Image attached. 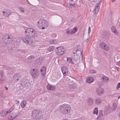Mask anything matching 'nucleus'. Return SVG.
Returning a JSON list of instances; mask_svg holds the SVG:
<instances>
[{"label":"nucleus","instance_id":"1","mask_svg":"<svg viewBox=\"0 0 120 120\" xmlns=\"http://www.w3.org/2000/svg\"><path fill=\"white\" fill-rule=\"evenodd\" d=\"M25 36L22 37V41L26 43L30 44L32 43L30 41V38L33 37H37L38 34L36 32L34 29L30 28L27 29L25 32Z\"/></svg>","mask_w":120,"mask_h":120},{"label":"nucleus","instance_id":"2","mask_svg":"<svg viewBox=\"0 0 120 120\" xmlns=\"http://www.w3.org/2000/svg\"><path fill=\"white\" fill-rule=\"evenodd\" d=\"M48 24L47 21L45 19H40L37 24L38 27L40 29H46L48 27Z\"/></svg>","mask_w":120,"mask_h":120},{"label":"nucleus","instance_id":"3","mask_svg":"<svg viewBox=\"0 0 120 120\" xmlns=\"http://www.w3.org/2000/svg\"><path fill=\"white\" fill-rule=\"evenodd\" d=\"M32 116L34 119L36 120L40 119L42 116L41 112L37 110H34L32 112Z\"/></svg>","mask_w":120,"mask_h":120},{"label":"nucleus","instance_id":"4","mask_svg":"<svg viewBox=\"0 0 120 120\" xmlns=\"http://www.w3.org/2000/svg\"><path fill=\"white\" fill-rule=\"evenodd\" d=\"M71 108L70 105L67 104L62 105L61 106L60 111L61 113L67 114L70 111Z\"/></svg>","mask_w":120,"mask_h":120},{"label":"nucleus","instance_id":"5","mask_svg":"<svg viewBox=\"0 0 120 120\" xmlns=\"http://www.w3.org/2000/svg\"><path fill=\"white\" fill-rule=\"evenodd\" d=\"M2 40L6 45L11 43L13 41L12 37L11 35H4L3 36Z\"/></svg>","mask_w":120,"mask_h":120},{"label":"nucleus","instance_id":"6","mask_svg":"<svg viewBox=\"0 0 120 120\" xmlns=\"http://www.w3.org/2000/svg\"><path fill=\"white\" fill-rule=\"evenodd\" d=\"M56 53L58 55L63 54L65 52V49L62 47H58L55 49Z\"/></svg>","mask_w":120,"mask_h":120},{"label":"nucleus","instance_id":"7","mask_svg":"<svg viewBox=\"0 0 120 120\" xmlns=\"http://www.w3.org/2000/svg\"><path fill=\"white\" fill-rule=\"evenodd\" d=\"M30 74L32 76L35 78L38 77L39 74V72L38 70L33 69L30 72Z\"/></svg>","mask_w":120,"mask_h":120},{"label":"nucleus","instance_id":"8","mask_svg":"<svg viewBox=\"0 0 120 120\" xmlns=\"http://www.w3.org/2000/svg\"><path fill=\"white\" fill-rule=\"evenodd\" d=\"M96 91L97 94L99 95H101L104 92V90L101 88L100 86L97 88L96 90Z\"/></svg>","mask_w":120,"mask_h":120},{"label":"nucleus","instance_id":"9","mask_svg":"<svg viewBox=\"0 0 120 120\" xmlns=\"http://www.w3.org/2000/svg\"><path fill=\"white\" fill-rule=\"evenodd\" d=\"M61 70L64 75H65L68 74V69L65 66H63L61 67Z\"/></svg>","mask_w":120,"mask_h":120},{"label":"nucleus","instance_id":"10","mask_svg":"<svg viewBox=\"0 0 120 120\" xmlns=\"http://www.w3.org/2000/svg\"><path fill=\"white\" fill-rule=\"evenodd\" d=\"M71 82H68V87L71 89H75L76 87L75 84L73 82L71 81Z\"/></svg>","mask_w":120,"mask_h":120},{"label":"nucleus","instance_id":"11","mask_svg":"<svg viewBox=\"0 0 120 120\" xmlns=\"http://www.w3.org/2000/svg\"><path fill=\"white\" fill-rule=\"evenodd\" d=\"M80 57L79 55L78 54L75 55L72 58V59L75 62H78V63L79 62V59Z\"/></svg>","mask_w":120,"mask_h":120},{"label":"nucleus","instance_id":"12","mask_svg":"<svg viewBox=\"0 0 120 120\" xmlns=\"http://www.w3.org/2000/svg\"><path fill=\"white\" fill-rule=\"evenodd\" d=\"M44 59L43 58H38L36 60V62L39 65H40L43 62Z\"/></svg>","mask_w":120,"mask_h":120},{"label":"nucleus","instance_id":"13","mask_svg":"<svg viewBox=\"0 0 120 120\" xmlns=\"http://www.w3.org/2000/svg\"><path fill=\"white\" fill-rule=\"evenodd\" d=\"M47 89L49 90H52L55 89L56 86L55 85H51L49 84H48L46 86Z\"/></svg>","mask_w":120,"mask_h":120},{"label":"nucleus","instance_id":"14","mask_svg":"<svg viewBox=\"0 0 120 120\" xmlns=\"http://www.w3.org/2000/svg\"><path fill=\"white\" fill-rule=\"evenodd\" d=\"M99 3H97L95 7V8L94 10L95 14H97L98 12L99 9L100 7H99V4L100 3V2H99Z\"/></svg>","mask_w":120,"mask_h":120},{"label":"nucleus","instance_id":"15","mask_svg":"<svg viewBox=\"0 0 120 120\" xmlns=\"http://www.w3.org/2000/svg\"><path fill=\"white\" fill-rule=\"evenodd\" d=\"M94 101L95 104L97 105H98L102 101L100 98H98L94 100Z\"/></svg>","mask_w":120,"mask_h":120},{"label":"nucleus","instance_id":"16","mask_svg":"<svg viewBox=\"0 0 120 120\" xmlns=\"http://www.w3.org/2000/svg\"><path fill=\"white\" fill-rule=\"evenodd\" d=\"M94 79L92 77H89L87 78L86 81L87 83H91L93 82Z\"/></svg>","mask_w":120,"mask_h":120},{"label":"nucleus","instance_id":"17","mask_svg":"<svg viewBox=\"0 0 120 120\" xmlns=\"http://www.w3.org/2000/svg\"><path fill=\"white\" fill-rule=\"evenodd\" d=\"M103 37L105 38H108L110 36V32H103Z\"/></svg>","mask_w":120,"mask_h":120},{"label":"nucleus","instance_id":"18","mask_svg":"<svg viewBox=\"0 0 120 120\" xmlns=\"http://www.w3.org/2000/svg\"><path fill=\"white\" fill-rule=\"evenodd\" d=\"M111 30L112 32L116 35H117L118 32L116 29V27L114 26H112L111 27Z\"/></svg>","mask_w":120,"mask_h":120},{"label":"nucleus","instance_id":"19","mask_svg":"<svg viewBox=\"0 0 120 120\" xmlns=\"http://www.w3.org/2000/svg\"><path fill=\"white\" fill-rule=\"evenodd\" d=\"M87 103L88 105H91L93 104V100L91 98H89L87 100Z\"/></svg>","mask_w":120,"mask_h":120},{"label":"nucleus","instance_id":"20","mask_svg":"<svg viewBox=\"0 0 120 120\" xmlns=\"http://www.w3.org/2000/svg\"><path fill=\"white\" fill-rule=\"evenodd\" d=\"M58 41L54 39L49 41V42L51 44H56L58 43Z\"/></svg>","mask_w":120,"mask_h":120},{"label":"nucleus","instance_id":"21","mask_svg":"<svg viewBox=\"0 0 120 120\" xmlns=\"http://www.w3.org/2000/svg\"><path fill=\"white\" fill-rule=\"evenodd\" d=\"M117 104L116 103H113L112 107L111 108V111H113V110H115L117 107Z\"/></svg>","mask_w":120,"mask_h":120},{"label":"nucleus","instance_id":"22","mask_svg":"<svg viewBox=\"0 0 120 120\" xmlns=\"http://www.w3.org/2000/svg\"><path fill=\"white\" fill-rule=\"evenodd\" d=\"M26 104L25 101H22L21 102L20 105L22 108H24Z\"/></svg>","mask_w":120,"mask_h":120},{"label":"nucleus","instance_id":"23","mask_svg":"<svg viewBox=\"0 0 120 120\" xmlns=\"http://www.w3.org/2000/svg\"><path fill=\"white\" fill-rule=\"evenodd\" d=\"M109 80V79L108 77L105 76H102L101 79V80L103 82H105Z\"/></svg>","mask_w":120,"mask_h":120},{"label":"nucleus","instance_id":"24","mask_svg":"<svg viewBox=\"0 0 120 120\" xmlns=\"http://www.w3.org/2000/svg\"><path fill=\"white\" fill-rule=\"evenodd\" d=\"M102 112L103 111L102 110H101L99 112V115L97 117L98 119L100 118L101 117H102L103 116V114L102 113Z\"/></svg>","mask_w":120,"mask_h":120},{"label":"nucleus","instance_id":"25","mask_svg":"<svg viewBox=\"0 0 120 120\" xmlns=\"http://www.w3.org/2000/svg\"><path fill=\"white\" fill-rule=\"evenodd\" d=\"M20 76V75L19 74H15L13 76V78L14 79H16L18 78Z\"/></svg>","mask_w":120,"mask_h":120},{"label":"nucleus","instance_id":"26","mask_svg":"<svg viewBox=\"0 0 120 120\" xmlns=\"http://www.w3.org/2000/svg\"><path fill=\"white\" fill-rule=\"evenodd\" d=\"M105 45V46H104V47H103L102 49L106 51H108L109 49V48L108 46L106 44Z\"/></svg>","mask_w":120,"mask_h":120},{"label":"nucleus","instance_id":"27","mask_svg":"<svg viewBox=\"0 0 120 120\" xmlns=\"http://www.w3.org/2000/svg\"><path fill=\"white\" fill-rule=\"evenodd\" d=\"M76 50L75 51V52H77L78 51H79L80 53V55H81L82 57V52L81 51V49L80 48L76 49Z\"/></svg>","mask_w":120,"mask_h":120},{"label":"nucleus","instance_id":"28","mask_svg":"<svg viewBox=\"0 0 120 120\" xmlns=\"http://www.w3.org/2000/svg\"><path fill=\"white\" fill-rule=\"evenodd\" d=\"M19 114V113H17L16 115L15 116H9V118L11 120H12L14 119L16 117L18 116Z\"/></svg>","mask_w":120,"mask_h":120},{"label":"nucleus","instance_id":"29","mask_svg":"<svg viewBox=\"0 0 120 120\" xmlns=\"http://www.w3.org/2000/svg\"><path fill=\"white\" fill-rule=\"evenodd\" d=\"M46 67L45 66H43L41 69L40 71L41 72H42L43 71V72H46Z\"/></svg>","mask_w":120,"mask_h":120},{"label":"nucleus","instance_id":"30","mask_svg":"<svg viewBox=\"0 0 120 120\" xmlns=\"http://www.w3.org/2000/svg\"><path fill=\"white\" fill-rule=\"evenodd\" d=\"M98 111L97 108H95L93 111V113L94 114H96L97 115L98 114Z\"/></svg>","mask_w":120,"mask_h":120},{"label":"nucleus","instance_id":"31","mask_svg":"<svg viewBox=\"0 0 120 120\" xmlns=\"http://www.w3.org/2000/svg\"><path fill=\"white\" fill-rule=\"evenodd\" d=\"M13 109V108L11 107L8 111H6V113L5 114V115H6L8 113H10Z\"/></svg>","mask_w":120,"mask_h":120},{"label":"nucleus","instance_id":"32","mask_svg":"<svg viewBox=\"0 0 120 120\" xmlns=\"http://www.w3.org/2000/svg\"><path fill=\"white\" fill-rule=\"evenodd\" d=\"M35 58V56L33 55L30 56L27 58V59L28 60H31L34 59Z\"/></svg>","mask_w":120,"mask_h":120},{"label":"nucleus","instance_id":"33","mask_svg":"<svg viewBox=\"0 0 120 120\" xmlns=\"http://www.w3.org/2000/svg\"><path fill=\"white\" fill-rule=\"evenodd\" d=\"M54 48L53 46H50L48 48V50L50 52L51 51L53 50Z\"/></svg>","mask_w":120,"mask_h":120},{"label":"nucleus","instance_id":"34","mask_svg":"<svg viewBox=\"0 0 120 120\" xmlns=\"http://www.w3.org/2000/svg\"><path fill=\"white\" fill-rule=\"evenodd\" d=\"M105 44L103 42H101L100 43L99 45L100 47L102 49V48L104 47V46H105Z\"/></svg>","mask_w":120,"mask_h":120},{"label":"nucleus","instance_id":"35","mask_svg":"<svg viewBox=\"0 0 120 120\" xmlns=\"http://www.w3.org/2000/svg\"><path fill=\"white\" fill-rule=\"evenodd\" d=\"M16 69H15L13 67H11L10 70V71H12V72H14L16 71Z\"/></svg>","mask_w":120,"mask_h":120},{"label":"nucleus","instance_id":"36","mask_svg":"<svg viewBox=\"0 0 120 120\" xmlns=\"http://www.w3.org/2000/svg\"><path fill=\"white\" fill-rule=\"evenodd\" d=\"M4 68L8 70L9 71H10L11 67H9L8 66L5 65L4 66Z\"/></svg>","mask_w":120,"mask_h":120},{"label":"nucleus","instance_id":"37","mask_svg":"<svg viewBox=\"0 0 120 120\" xmlns=\"http://www.w3.org/2000/svg\"><path fill=\"white\" fill-rule=\"evenodd\" d=\"M66 33L68 34H70V30L69 29H67L66 30Z\"/></svg>","mask_w":120,"mask_h":120},{"label":"nucleus","instance_id":"38","mask_svg":"<svg viewBox=\"0 0 120 120\" xmlns=\"http://www.w3.org/2000/svg\"><path fill=\"white\" fill-rule=\"evenodd\" d=\"M90 72L91 73H95L97 72L96 71L94 70H91L90 71Z\"/></svg>","mask_w":120,"mask_h":120},{"label":"nucleus","instance_id":"39","mask_svg":"<svg viewBox=\"0 0 120 120\" xmlns=\"http://www.w3.org/2000/svg\"><path fill=\"white\" fill-rule=\"evenodd\" d=\"M6 12H7L8 14H9V15L11 13V12L10 11V10L9 9H7L6 10Z\"/></svg>","mask_w":120,"mask_h":120},{"label":"nucleus","instance_id":"40","mask_svg":"<svg viewBox=\"0 0 120 120\" xmlns=\"http://www.w3.org/2000/svg\"><path fill=\"white\" fill-rule=\"evenodd\" d=\"M3 73L4 72L2 71H0V75L2 77H3L4 76Z\"/></svg>","mask_w":120,"mask_h":120},{"label":"nucleus","instance_id":"41","mask_svg":"<svg viewBox=\"0 0 120 120\" xmlns=\"http://www.w3.org/2000/svg\"><path fill=\"white\" fill-rule=\"evenodd\" d=\"M120 87V82L118 83L117 85V86L116 87V90H118V89Z\"/></svg>","mask_w":120,"mask_h":120},{"label":"nucleus","instance_id":"42","mask_svg":"<svg viewBox=\"0 0 120 120\" xmlns=\"http://www.w3.org/2000/svg\"><path fill=\"white\" fill-rule=\"evenodd\" d=\"M3 15L5 17H7L9 15V14H8L7 12H5V13L3 14Z\"/></svg>","mask_w":120,"mask_h":120},{"label":"nucleus","instance_id":"43","mask_svg":"<svg viewBox=\"0 0 120 120\" xmlns=\"http://www.w3.org/2000/svg\"><path fill=\"white\" fill-rule=\"evenodd\" d=\"M41 75L42 76L44 77L45 74V72H44L43 71L41 72Z\"/></svg>","mask_w":120,"mask_h":120},{"label":"nucleus","instance_id":"44","mask_svg":"<svg viewBox=\"0 0 120 120\" xmlns=\"http://www.w3.org/2000/svg\"><path fill=\"white\" fill-rule=\"evenodd\" d=\"M72 79V78H71L69 76V77H67L66 78V80L68 81H71V79Z\"/></svg>","mask_w":120,"mask_h":120},{"label":"nucleus","instance_id":"45","mask_svg":"<svg viewBox=\"0 0 120 120\" xmlns=\"http://www.w3.org/2000/svg\"><path fill=\"white\" fill-rule=\"evenodd\" d=\"M4 82V80L3 79H0V83L3 84Z\"/></svg>","mask_w":120,"mask_h":120},{"label":"nucleus","instance_id":"46","mask_svg":"<svg viewBox=\"0 0 120 120\" xmlns=\"http://www.w3.org/2000/svg\"><path fill=\"white\" fill-rule=\"evenodd\" d=\"M91 32V30H90V27H89L88 28V35H90V33Z\"/></svg>","mask_w":120,"mask_h":120},{"label":"nucleus","instance_id":"47","mask_svg":"<svg viewBox=\"0 0 120 120\" xmlns=\"http://www.w3.org/2000/svg\"><path fill=\"white\" fill-rule=\"evenodd\" d=\"M67 60L68 61H72V58H71L70 57H68V58H67Z\"/></svg>","mask_w":120,"mask_h":120},{"label":"nucleus","instance_id":"48","mask_svg":"<svg viewBox=\"0 0 120 120\" xmlns=\"http://www.w3.org/2000/svg\"><path fill=\"white\" fill-rule=\"evenodd\" d=\"M76 32L74 30H73L71 31L70 34H72L75 33Z\"/></svg>","mask_w":120,"mask_h":120},{"label":"nucleus","instance_id":"49","mask_svg":"<svg viewBox=\"0 0 120 120\" xmlns=\"http://www.w3.org/2000/svg\"><path fill=\"white\" fill-rule=\"evenodd\" d=\"M69 5L70 6H71L73 7H75V4H72L71 3L69 4Z\"/></svg>","mask_w":120,"mask_h":120},{"label":"nucleus","instance_id":"50","mask_svg":"<svg viewBox=\"0 0 120 120\" xmlns=\"http://www.w3.org/2000/svg\"><path fill=\"white\" fill-rule=\"evenodd\" d=\"M73 30H74L76 32L77 31V29L76 27H75L74 28Z\"/></svg>","mask_w":120,"mask_h":120},{"label":"nucleus","instance_id":"51","mask_svg":"<svg viewBox=\"0 0 120 120\" xmlns=\"http://www.w3.org/2000/svg\"><path fill=\"white\" fill-rule=\"evenodd\" d=\"M27 82H23V84H24V85L25 86H28V85H27Z\"/></svg>","mask_w":120,"mask_h":120},{"label":"nucleus","instance_id":"52","mask_svg":"<svg viewBox=\"0 0 120 120\" xmlns=\"http://www.w3.org/2000/svg\"><path fill=\"white\" fill-rule=\"evenodd\" d=\"M115 68L118 71H119L120 70L119 68L118 67H115Z\"/></svg>","mask_w":120,"mask_h":120},{"label":"nucleus","instance_id":"53","mask_svg":"<svg viewBox=\"0 0 120 120\" xmlns=\"http://www.w3.org/2000/svg\"><path fill=\"white\" fill-rule=\"evenodd\" d=\"M116 65H118L119 66H120V61L117 62L116 64Z\"/></svg>","mask_w":120,"mask_h":120},{"label":"nucleus","instance_id":"54","mask_svg":"<svg viewBox=\"0 0 120 120\" xmlns=\"http://www.w3.org/2000/svg\"><path fill=\"white\" fill-rule=\"evenodd\" d=\"M15 101L16 102V103L17 104H19V101H18L17 100H16Z\"/></svg>","mask_w":120,"mask_h":120},{"label":"nucleus","instance_id":"55","mask_svg":"<svg viewBox=\"0 0 120 120\" xmlns=\"http://www.w3.org/2000/svg\"><path fill=\"white\" fill-rule=\"evenodd\" d=\"M21 52H22L23 53H25V51L24 50H21Z\"/></svg>","mask_w":120,"mask_h":120},{"label":"nucleus","instance_id":"56","mask_svg":"<svg viewBox=\"0 0 120 120\" xmlns=\"http://www.w3.org/2000/svg\"><path fill=\"white\" fill-rule=\"evenodd\" d=\"M23 8H22V7H20V8H19V10L20 11H21L23 9Z\"/></svg>","mask_w":120,"mask_h":120},{"label":"nucleus","instance_id":"57","mask_svg":"<svg viewBox=\"0 0 120 120\" xmlns=\"http://www.w3.org/2000/svg\"><path fill=\"white\" fill-rule=\"evenodd\" d=\"M19 77L18 78H17L16 79H15V80H17V81H18L19 80Z\"/></svg>","mask_w":120,"mask_h":120},{"label":"nucleus","instance_id":"58","mask_svg":"<svg viewBox=\"0 0 120 120\" xmlns=\"http://www.w3.org/2000/svg\"><path fill=\"white\" fill-rule=\"evenodd\" d=\"M17 52H19V51L20 52L21 51V50L19 49H18L17 50Z\"/></svg>","mask_w":120,"mask_h":120},{"label":"nucleus","instance_id":"59","mask_svg":"<svg viewBox=\"0 0 120 120\" xmlns=\"http://www.w3.org/2000/svg\"><path fill=\"white\" fill-rule=\"evenodd\" d=\"M88 41V38L85 41L86 42H87Z\"/></svg>","mask_w":120,"mask_h":120},{"label":"nucleus","instance_id":"60","mask_svg":"<svg viewBox=\"0 0 120 120\" xmlns=\"http://www.w3.org/2000/svg\"><path fill=\"white\" fill-rule=\"evenodd\" d=\"M73 60H72V61H69V62H71L73 64H74V63L72 61Z\"/></svg>","mask_w":120,"mask_h":120},{"label":"nucleus","instance_id":"61","mask_svg":"<svg viewBox=\"0 0 120 120\" xmlns=\"http://www.w3.org/2000/svg\"><path fill=\"white\" fill-rule=\"evenodd\" d=\"M5 88L6 90H8V88L6 86L5 87Z\"/></svg>","mask_w":120,"mask_h":120},{"label":"nucleus","instance_id":"62","mask_svg":"<svg viewBox=\"0 0 120 120\" xmlns=\"http://www.w3.org/2000/svg\"><path fill=\"white\" fill-rule=\"evenodd\" d=\"M21 11H22V12H24V9L23 8L22 10Z\"/></svg>","mask_w":120,"mask_h":120},{"label":"nucleus","instance_id":"63","mask_svg":"<svg viewBox=\"0 0 120 120\" xmlns=\"http://www.w3.org/2000/svg\"><path fill=\"white\" fill-rule=\"evenodd\" d=\"M15 112H16V113L18 112V111L17 110H16Z\"/></svg>","mask_w":120,"mask_h":120},{"label":"nucleus","instance_id":"64","mask_svg":"<svg viewBox=\"0 0 120 120\" xmlns=\"http://www.w3.org/2000/svg\"><path fill=\"white\" fill-rule=\"evenodd\" d=\"M5 11H3V13L4 14V13H5Z\"/></svg>","mask_w":120,"mask_h":120}]
</instances>
